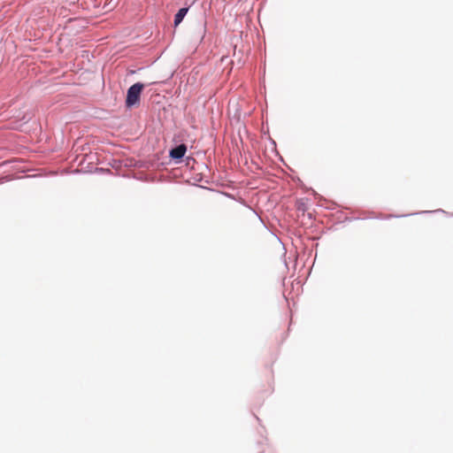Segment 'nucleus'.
<instances>
[{
	"instance_id": "obj_11",
	"label": "nucleus",
	"mask_w": 453,
	"mask_h": 453,
	"mask_svg": "<svg viewBox=\"0 0 453 453\" xmlns=\"http://www.w3.org/2000/svg\"><path fill=\"white\" fill-rule=\"evenodd\" d=\"M312 193H313V195H314L316 197H319V198H320V196L316 193V191L312 190Z\"/></svg>"
},
{
	"instance_id": "obj_7",
	"label": "nucleus",
	"mask_w": 453,
	"mask_h": 453,
	"mask_svg": "<svg viewBox=\"0 0 453 453\" xmlns=\"http://www.w3.org/2000/svg\"><path fill=\"white\" fill-rule=\"evenodd\" d=\"M297 210L304 212L307 210L306 204L304 203H298Z\"/></svg>"
},
{
	"instance_id": "obj_1",
	"label": "nucleus",
	"mask_w": 453,
	"mask_h": 453,
	"mask_svg": "<svg viewBox=\"0 0 453 453\" xmlns=\"http://www.w3.org/2000/svg\"><path fill=\"white\" fill-rule=\"evenodd\" d=\"M144 88L145 84L143 82L137 81L127 89L125 98V107L127 110H131L140 105L141 96Z\"/></svg>"
},
{
	"instance_id": "obj_14",
	"label": "nucleus",
	"mask_w": 453,
	"mask_h": 453,
	"mask_svg": "<svg viewBox=\"0 0 453 453\" xmlns=\"http://www.w3.org/2000/svg\"><path fill=\"white\" fill-rule=\"evenodd\" d=\"M327 210H333L334 207H326Z\"/></svg>"
},
{
	"instance_id": "obj_3",
	"label": "nucleus",
	"mask_w": 453,
	"mask_h": 453,
	"mask_svg": "<svg viewBox=\"0 0 453 453\" xmlns=\"http://www.w3.org/2000/svg\"><path fill=\"white\" fill-rule=\"evenodd\" d=\"M188 146L183 142L173 146L168 151L170 161L173 162L176 165L184 162V157L186 156Z\"/></svg>"
},
{
	"instance_id": "obj_12",
	"label": "nucleus",
	"mask_w": 453,
	"mask_h": 453,
	"mask_svg": "<svg viewBox=\"0 0 453 453\" xmlns=\"http://www.w3.org/2000/svg\"><path fill=\"white\" fill-rule=\"evenodd\" d=\"M96 171H99L100 173H103L104 171V168H96Z\"/></svg>"
},
{
	"instance_id": "obj_10",
	"label": "nucleus",
	"mask_w": 453,
	"mask_h": 453,
	"mask_svg": "<svg viewBox=\"0 0 453 453\" xmlns=\"http://www.w3.org/2000/svg\"><path fill=\"white\" fill-rule=\"evenodd\" d=\"M10 179L8 177L0 178V184H3L5 181H8Z\"/></svg>"
},
{
	"instance_id": "obj_13",
	"label": "nucleus",
	"mask_w": 453,
	"mask_h": 453,
	"mask_svg": "<svg viewBox=\"0 0 453 453\" xmlns=\"http://www.w3.org/2000/svg\"><path fill=\"white\" fill-rule=\"evenodd\" d=\"M271 142H272L274 146H276V142H275L273 140H271Z\"/></svg>"
},
{
	"instance_id": "obj_6",
	"label": "nucleus",
	"mask_w": 453,
	"mask_h": 453,
	"mask_svg": "<svg viewBox=\"0 0 453 453\" xmlns=\"http://www.w3.org/2000/svg\"><path fill=\"white\" fill-rule=\"evenodd\" d=\"M206 25H207V22L205 19H203L200 24H199V28H198V35L200 36V42H202L205 36V34H206Z\"/></svg>"
},
{
	"instance_id": "obj_15",
	"label": "nucleus",
	"mask_w": 453,
	"mask_h": 453,
	"mask_svg": "<svg viewBox=\"0 0 453 453\" xmlns=\"http://www.w3.org/2000/svg\"><path fill=\"white\" fill-rule=\"evenodd\" d=\"M135 73V72H134V70H131V71H130V73H132V74H133V73Z\"/></svg>"
},
{
	"instance_id": "obj_8",
	"label": "nucleus",
	"mask_w": 453,
	"mask_h": 453,
	"mask_svg": "<svg viewBox=\"0 0 453 453\" xmlns=\"http://www.w3.org/2000/svg\"><path fill=\"white\" fill-rule=\"evenodd\" d=\"M196 162V160L192 157H184V162L186 164L187 166L189 165L190 162Z\"/></svg>"
},
{
	"instance_id": "obj_5",
	"label": "nucleus",
	"mask_w": 453,
	"mask_h": 453,
	"mask_svg": "<svg viewBox=\"0 0 453 453\" xmlns=\"http://www.w3.org/2000/svg\"><path fill=\"white\" fill-rule=\"evenodd\" d=\"M437 212L447 213L444 210L438 209V210H434V211H418V212L407 213V214H403V215L389 214V215L384 217L383 219H388L391 218H404V217L414 216V215H418V214H431V213H437Z\"/></svg>"
},
{
	"instance_id": "obj_9",
	"label": "nucleus",
	"mask_w": 453,
	"mask_h": 453,
	"mask_svg": "<svg viewBox=\"0 0 453 453\" xmlns=\"http://www.w3.org/2000/svg\"><path fill=\"white\" fill-rule=\"evenodd\" d=\"M18 161H19V159H18V158H13L12 160H6V161L3 162V163H2V165H8V164H10V163H12V162H18Z\"/></svg>"
},
{
	"instance_id": "obj_4",
	"label": "nucleus",
	"mask_w": 453,
	"mask_h": 453,
	"mask_svg": "<svg viewBox=\"0 0 453 453\" xmlns=\"http://www.w3.org/2000/svg\"><path fill=\"white\" fill-rule=\"evenodd\" d=\"M190 9V5L185 4V6L180 8L177 12L174 14L173 18V27H177L184 19L186 15L188 14Z\"/></svg>"
},
{
	"instance_id": "obj_2",
	"label": "nucleus",
	"mask_w": 453,
	"mask_h": 453,
	"mask_svg": "<svg viewBox=\"0 0 453 453\" xmlns=\"http://www.w3.org/2000/svg\"><path fill=\"white\" fill-rule=\"evenodd\" d=\"M12 115L10 125L12 129L21 130L22 127L32 119V113L27 110L13 109L11 111Z\"/></svg>"
}]
</instances>
